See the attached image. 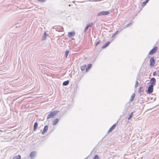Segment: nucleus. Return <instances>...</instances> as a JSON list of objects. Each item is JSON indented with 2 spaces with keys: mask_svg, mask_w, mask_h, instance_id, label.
Returning a JSON list of instances; mask_svg holds the SVG:
<instances>
[{
  "mask_svg": "<svg viewBox=\"0 0 159 159\" xmlns=\"http://www.w3.org/2000/svg\"><path fill=\"white\" fill-rule=\"evenodd\" d=\"M109 14V12L108 11H102L99 12L97 14V16H99L102 15H107Z\"/></svg>",
  "mask_w": 159,
  "mask_h": 159,
  "instance_id": "obj_1",
  "label": "nucleus"
},
{
  "mask_svg": "<svg viewBox=\"0 0 159 159\" xmlns=\"http://www.w3.org/2000/svg\"><path fill=\"white\" fill-rule=\"evenodd\" d=\"M57 113V111H53L51 112L50 114H49L47 116V119H48L50 118H53V116L56 114Z\"/></svg>",
  "mask_w": 159,
  "mask_h": 159,
  "instance_id": "obj_2",
  "label": "nucleus"
},
{
  "mask_svg": "<svg viewBox=\"0 0 159 159\" xmlns=\"http://www.w3.org/2000/svg\"><path fill=\"white\" fill-rule=\"evenodd\" d=\"M36 152L35 151L32 152L30 154L29 156L30 159H34L36 156Z\"/></svg>",
  "mask_w": 159,
  "mask_h": 159,
  "instance_id": "obj_3",
  "label": "nucleus"
},
{
  "mask_svg": "<svg viewBox=\"0 0 159 159\" xmlns=\"http://www.w3.org/2000/svg\"><path fill=\"white\" fill-rule=\"evenodd\" d=\"M150 65L151 66H154L155 64V61L154 59V57H151L150 59Z\"/></svg>",
  "mask_w": 159,
  "mask_h": 159,
  "instance_id": "obj_4",
  "label": "nucleus"
},
{
  "mask_svg": "<svg viewBox=\"0 0 159 159\" xmlns=\"http://www.w3.org/2000/svg\"><path fill=\"white\" fill-rule=\"evenodd\" d=\"M157 50V47H154L152 49H151L149 53V55L153 54L156 53Z\"/></svg>",
  "mask_w": 159,
  "mask_h": 159,
  "instance_id": "obj_5",
  "label": "nucleus"
},
{
  "mask_svg": "<svg viewBox=\"0 0 159 159\" xmlns=\"http://www.w3.org/2000/svg\"><path fill=\"white\" fill-rule=\"evenodd\" d=\"M153 86L150 85L149 86L147 91V93L148 94H150L152 92L153 90Z\"/></svg>",
  "mask_w": 159,
  "mask_h": 159,
  "instance_id": "obj_6",
  "label": "nucleus"
},
{
  "mask_svg": "<svg viewBox=\"0 0 159 159\" xmlns=\"http://www.w3.org/2000/svg\"><path fill=\"white\" fill-rule=\"evenodd\" d=\"M93 23H89L88 24H87L84 30V32H85L89 29V27H92L93 26Z\"/></svg>",
  "mask_w": 159,
  "mask_h": 159,
  "instance_id": "obj_7",
  "label": "nucleus"
},
{
  "mask_svg": "<svg viewBox=\"0 0 159 159\" xmlns=\"http://www.w3.org/2000/svg\"><path fill=\"white\" fill-rule=\"evenodd\" d=\"M150 82L151 83V85L152 86H154L156 84V80L153 77L150 80Z\"/></svg>",
  "mask_w": 159,
  "mask_h": 159,
  "instance_id": "obj_8",
  "label": "nucleus"
},
{
  "mask_svg": "<svg viewBox=\"0 0 159 159\" xmlns=\"http://www.w3.org/2000/svg\"><path fill=\"white\" fill-rule=\"evenodd\" d=\"M48 127L47 125H45L44 126L43 131L42 132V134H44L45 133L47 132L48 130Z\"/></svg>",
  "mask_w": 159,
  "mask_h": 159,
  "instance_id": "obj_9",
  "label": "nucleus"
},
{
  "mask_svg": "<svg viewBox=\"0 0 159 159\" xmlns=\"http://www.w3.org/2000/svg\"><path fill=\"white\" fill-rule=\"evenodd\" d=\"M57 27L58 28H55V29H56V31H59V32H61L63 30V28L60 26H58Z\"/></svg>",
  "mask_w": 159,
  "mask_h": 159,
  "instance_id": "obj_10",
  "label": "nucleus"
},
{
  "mask_svg": "<svg viewBox=\"0 0 159 159\" xmlns=\"http://www.w3.org/2000/svg\"><path fill=\"white\" fill-rule=\"evenodd\" d=\"M75 35V32H70L68 33V37L69 38Z\"/></svg>",
  "mask_w": 159,
  "mask_h": 159,
  "instance_id": "obj_11",
  "label": "nucleus"
},
{
  "mask_svg": "<svg viewBox=\"0 0 159 159\" xmlns=\"http://www.w3.org/2000/svg\"><path fill=\"white\" fill-rule=\"evenodd\" d=\"M116 127V124H114L112 126H111L110 129H109L108 132L109 133H110Z\"/></svg>",
  "mask_w": 159,
  "mask_h": 159,
  "instance_id": "obj_12",
  "label": "nucleus"
},
{
  "mask_svg": "<svg viewBox=\"0 0 159 159\" xmlns=\"http://www.w3.org/2000/svg\"><path fill=\"white\" fill-rule=\"evenodd\" d=\"M38 124L37 122L34 123L33 126V130L35 131L38 127Z\"/></svg>",
  "mask_w": 159,
  "mask_h": 159,
  "instance_id": "obj_13",
  "label": "nucleus"
},
{
  "mask_svg": "<svg viewBox=\"0 0 159 159\" xmlns=\"http://www.w3.org/2000/svg\"><path fill=\"white\" fill-rule=\"evenodd\" d=\"M110 42L108 41L106 42L103 46L102 47V48H104L107 47L110 44Z\"/></svg>",
  "mask_w": 159,
  "mask_h": 159,
  "instance_id": "obj_14",
  "label": "nucleus"
},
{
  "mask_svg": "<svg viewBox=\"0 0 159 159\" xmlns=\"http://www.w3.org/2000/svg\"><path fill=\"white\" fill-rule=\"evenodd\" d=\"M133 22H130L129 23H128V24L127 25H125V26H124L122 29V30H123L124 29H125V28H127V27H129V26H131Z\"/></svg>",
  "mask_w": 159,
  "mask_h": 159,
  "instance_id": "obj_15",
  "label": "nucleus"
},
{
  "mask_svg": "<svg viewBox=\"0 0 159 159\" xmlns=\"http://www.w3.org/2000/svg\"><path fill=\"white\" fill-rule=\"evenodd\" d=\"M149 0H146L143 2L141 4V6L143 7L148 2Z\"/></svg>",
  "mask_w": 159,
  "mask_h": 159,
  "instance_id": "obj_16",
  "label": "nucleus"
},
{
  "mask_svg": "<svg viewBox=\"0 0 159 159\" xmlns=\"http://www.w3.org/2000/svg\"><path fill=\"white\" fill-rule=\"evenodd\" d=\"M59 120L58 119H55L52 122V125H56L57 123L58 122Z\"/></svg>",
  "mask_w": 159,
  "mask_h": 159,
  "instance_id": "obj_17",
  "label": "nucleus"
},
{
  "mask_svg": "<svg viewBox=\"0 0 159 159\" xmlns=\"http://www.w3.org/2000/svg\"><path fill=\"white\" fill-rule=\"evenodd\" d=\"M70 52V51L69 50H66L65 52V56L66 58H67L68 56V55L69 53Z\"/></svg>",
  "mask_w": 159,
  "mask_h": 159,
  "instance_id": "obj_18",
  "label": "nucleus"
},
{
  "mask_svg": "<svg viewBox=\"0 0 159 159\" xmlns=\"http://www.w3.org/2000/svg\"><path fill=\"white\" fill-rule=\"evenodd\" d=\"M135 97V94L133 93L131 96V98L130 100V101L132 102L134 100Z\"/></svg>",
  "mask_w": 159,
  "mask_h": 159,
  "instance_id": "obj_19",
  "label": "nucleus"
},
{
  "mask_svg": "<svg viewBox=\"0 0 159 159\" xmlns=\"http://www.w3.org/2000/svg\"><path fill=\"white\" fill-rule=\"evenodd\" d=\"M12 159H21V156L20 155H18L14 156Z\"/></svg>",
  "mask_w": 159,
  "mask_h": 159,
  "instance_id": "obj_20",
  "label": "nucleus"
},
{
  "mask_svg": "<svg viewBox=\"0 0 159 159\" xmlns=\"http://www.w3.org/2000/svg\"><path fill=\"white\" fill-rule=\"evenodd\" d=\"M69 81L68 80H67L66 81H64L63 83V85L64 86H66L69 84Z\"/></svg>",
  "mask_w": 159,
  "mask_h": 159,
  "instance_id": "obj_21",
  "label": "nucleus"
},
{
  "mask_svg": "<svg viewBox=\"0 0 159 159\" xmlns=\"http://www.w3.org/2000/svg\"><path fill=\"white\" fill-rule=\"evenodd\" d=\"M86 66V65H84L80 67L81 70H84L85 69Z\"/></svg>",
  "mask_w": 159,
  "mask_h": 159,
  "instance_id": "obj_22",
  "label": "nucleus"
},
{
  "mask_svg": "<svg viewBox=\"0 0 159 159\" xmlns=\"http://www.w3.org/2000/svg\"><path fill=\"white\" fill-rule=\"evenodd\" d=\"M46 32H44V33L43 35V37L42 38V40H44L46 39Z\"/></svg>",
  "mask_w": 159,
  "mask_h": 159,
  "instance_id": "obj_23",
  "label": "nucleus"
},
{
  "mask_svg": "<svg viewBox=\"0 0 159 159\" xmlns=\"http://www.w3.org/2000/svg\"><path fill=\"white\" fill-rule=\"evenodd\" d=\"M92 66V64H88L87 65V67L86 68V70L87 71L88 69L90 68Z\"/></svg>",
  "mask_w": 159,
  "mask_h": 159,
  "instance_id": "obj_24",
  "label": "nucleus"
},
{
  "mask_svg": "<svg viewBox=\"0 0 159 159\" xmlns=\"http://www.w3.org/2000/svg\"><path fill=\"white\" fill-rule=\"evenodd\" d=\"M133 112H131L129 115V116L128 118V120H130L132 117L133 115Z\"/></svg>",
  "mask_w": 159,
  "mask_h": 159,
  "instance_id": "obj_25",
  "label": "nucleus"
},
{
  "mask_svg": "<svg viewBox=\"0 0 159 159\" xmlns=\"http://www.w3.org/2000/svg\"><path fill=\"white\" fill-rule=\"evenodd\" d=\"M99 157L98 155H96L94 156L93 159H99Z\"/></svg>",
  "mask_w": 159,
  "mask_h": 159,
  "instance_id": "obj_26",
  "label": "nucleus"
},
{
  "mask_svg": "<svg viewBox=\"0 0 159 159\" xmlns=\"http://www.w3.org/2000/svg\"><path fill=\"white\" fill-rule=\"evenodd\" d=\"M143 91V88L142 87H140L139 88V93H141Z\"/></svg>",
  "mask_w": 159,
  "mask_h": 159,
  "instance_id": "obj_27",
  "label": "nucleus"
},
{
  "mask_svg": "<svg viewBox=\"0 0 159 159\" xmlns=\"http://www.w3.org/2000/svg\"><path fill=\"white\" fill-rule=\"evenodd\" d=\"M139 85V83L138 81H136L135 82V87L136 88Z\"/></svg>",
  "mask_w": 159,
  "mask_h": 159,
  "instance_id": "obj_28",
  "label": "nucleus"
},
{
  "mask_svg": "<svg viewBox=\"0 0 159 159\" xmlns=\"http://www.w3.org/2000/svg\"><path fill=\"white\" fill-rule=\"evenodd\" d=\"M119 32H120V31L119 32L118 31H117L114 34L112 35V37H113L114 36H115L116 34H118V33H119Z\"/></svg>",
  "mask_w": 159,
  "mask_h": 159,
  "instance_id": "obj_29",
  "label": "nucleus"
},
{
  "mask_svg": "<svg viewBox=\"0 0 159 159\" xmlns=\"http://www.w3.org/2000/svg\"><path fill=\"white\" fill-rule=\"evenodd\" d=\"M101 41L100 40L98 41L96 44V46H97L98 44L100 43Z\"/></svg>",
  "mask_w": 159,
  "mask_h": 159,
  "instance_id": "obj_30",
  "label": "nucleus"
},
{
  "mask_svg": "<svg viewBox=\"0 0 159 159\" xmlns=\"http://www.w3.org/2000/svg\"><path fill=\"white\" fill-rule=\"evenodd\" d=\"M157 73L156 71H154L153 73V76H155L157 75Z\"/></svg>",
  "mask_w": 159,
  "mask_h": 159,
  "instance_id": "obj_31",
  "label": "nucleus"
},
{
  "mask_svg": "<svg viewBox=\"0 0 159 159\" xmlns=\"http://www.w3.org/2000/svg\"><path fill=\"white\" fill-rule=\"evenodd\" d=\"M156 72L157 73V74L159 75V70L158 71H156Z\"/></svg>",
  "mask_w": 159,
  "mask_h": 159,
  "instance_id": "obj_32",
  "label": "nucleus"
},
{
  "mask_svg": "<svg viewBox=\"0 0 159 159\" xmlns=\"http://www.w3.org/2000/svg\"><path fill=\"white\" fill-rule=\"evenodd\" d=\"M2 132V130H0V134H1V132Z\"/></svg>",
  "mask_w": 159,
  "mask_h": 159,
  "instance_id": "obj_33",
  "label": "nucleus"
},
{
  "mask_svg": "<svg viewBox=\"0 0 159 159\" xmlns=\"http://www.w3.org/2000/svg\"><path fill=\"white\" fill-rule=\"evenodd\" d=\"M87 159V158H85V159Z\"/></svg>",
  "mask_w": 159,
  "mask_h": 159,
  "instance_id": "obj_34",
  "label": "nucleus"
}]
</instances>
